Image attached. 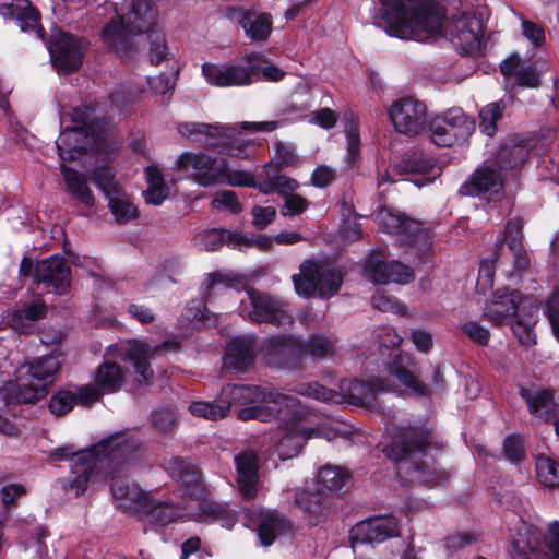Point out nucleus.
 <instances>
[{"mask_svg": "<svg viewBox=\"0 0 559 559\" xmlns=\"http://www.w3.org/2000/svg\"><path fill=\"white\" fill-rule=\"evenodd\" d=\"M443 17L431 0H380L373 24L389 36L423 41L441 32Z\"/></svg>", "mask_w": 559, "mask_h": 559, "instance_id": "nucleus-1", "label": "nucleus"}, {"mask_svg": "<svg viewBox=\"0 0 559 559\" xmlns=\"http://www.w3.org/2000/svg\"><path fill=\"white\" fill-rule=\"evenodd\" d=\"M117 20H111L103 29L105 43L120 53H131L143 33L154 31L157 10L151 0H116Z\"/></svg>", "mask_w": 559, "mask_h": 559, "instance_id": "nucleus-2", "label": "nucleus"}, {"mask_svg": "<svg viewBox=\"0 0 559 559\" xmlns=\"http://www.w3.org/2000/svg\"><path fill=\"white\" fill-rule=\"evenodd\" d=\"M382 391H384V382L380 379L368 382L356 379H343L338 384V390L325 388L317 382L301 384L297 390L299 394L321 402L332 404L348 403L368 408H373L377 405V395Z\"/></svg>", "mask_w": 559, "mask_h": 559, "instance_id": "nucleus-3", "label": "nucleus"}, {"mask_svg": "<svg viewBox=\"0 0 559 559\" xmlns=\"http://www.w3.org/2000/svg\"><path fill=\"white\" fill-rule=\"evenodd\" d=\"M131 450V444L122 435H115L104 439L92 450L73 453L71 467L76 476L70 481L69 488L75 490V495L83 493L99 460L109 457L111 461L126 456Z\"/></svg>", "mask_w": 559, "mask_h": 559, "instance_id": "nucleus-4", "label": "nucleus"}, {"mask_svg": "<svg viewBox=\"0 0 559 559\" xmlns=\"http://www.w3.org/2000/svg\"><path fill=\"white\" fill-rule=\"evenodd\" d=\"M292 281L299 296L324 299L338 293L343 274L338 269L309 259L300 264L299 273L294 274Z\"/></svg>", "mask_w": 559, "mask_h": 559, "instance_id": "nucleus-5", "label": "nucleus"}, {"mask_svg": "<svg viewBox=\"0 0 559 559\" xmlns=\"http://www.w3.org/2000/svg\"><path fill=\"white\" fill-rule=\"evenodd\" d=\"M20 278H33L38 286L43 285L47 292L63 295L69 292L71 271L67 260L53 254L48 258L33 261L24 257L19 267Z\"/></svg>", "mask_w": 559, "mask_h": 559, "instance_id": "nucleus-6", "label": "nucleus"}, {"mask_svg": "<svg viewBox=\"0 0 559 559\" xmlns=\"http://www.w3.org/2000/svg\"><path fill=\"white\" fill-rule=\"evenodd\" d=\"M60 368L56 356L48 355L22 365L16 371V396L23 403H35L48 393Z\"/></svg>", "mask_w": 559, "mask_h": 559, "instance_id": "nucleus-7", "label": "nucleus"}, {"mask_svg": "<svg viewBox=\"0 0 559 559\" xmlns=\"http://www.w3.org/2000/svg\"><path fill=\"white\" fill-rule=\"evenodd\" d=\"M222 397L225 403L252 404L238 412V418L242 420L258 419L267 421L273 417V413L260 405L262 402L274 404L292 405L293 399L277 392H266L264 388L258 385H228L222 390Z\"/></svg>", "mask_w": 559, "mask_h": 559, "instance_id": "nucleus-8", "label": "nucleus"}, {"mask_svg": "<svg viewBox=\"0 0 559 559\" xmlns=\"http://www.w3.org/2000/svg\"><path fill=\"white\" fill-rule=\"evenodd\" d=\"M178 132L187 138L195 136L204 144L222 154L237 158H248L247 143L237 136L235 128L203 122H185L178 124Z\"/></svg>", "mask_w": 559, "mask_h": 559, "instance_id": "nucleus-9", "label": "nucleus"}, {"mask_svg": "<svg viewBox=\"0 0 559 559\" xmlns=\"http://www.w3.org/2000/svg\"><path fill=\"white\" fill-rule=\"evenodd\" d=\"M243 63L215 64L205 62L201 67L205 81L216 87L248 86L258 81L257 71L261 55L257 52L246 55Z\"/></svg>", "mask_w": 559, "mask_h": 559, "instance_id": "nucleus-10", "label": "nucleus"}, {"mask_svg": "<svg viewBox=\"0 0 559 559\" xmlns=\"http://www.w3.org/2000/svg\"><path fill=\"white\" fill-rule=\"evenodd\" d=\"M74 126L64 129L56 141L59 156L63 162L74 160L83 151L95 143V131L87 121V114L74 109Z\"/></svg>", "mask_w": 559, "mask_h": 559, "instance_id": "nucleus-11", "label": "nucleus"}, {"mask_svg": "<svg viewBox=\"0 0 559 559\" xmlns=\"http://www.w3.org/2000/svg\"><path fill=\"white\" fill-rule=\"evenodd\" d=\"M181 171H190L189 177L203 187L224 183L226 160L205 153H183L177 160Z\"/></svg>", "mask_w": 559, "mask_h": 559, "instance_id": "nucleus-12", "label": "nucleus"}, {"mask_svg": "<svg viewBox=\"0 0 559 559\" xmlns=\"http://www.w3.org/2000/svg\"><path fill=\"white\" fill-rule=\"evenodd\" d=\"M475 129V123L460 109L449 110L430 124V136L438 146L450 147L465 142Z\"/></svg>", "mask_w": 559, "mask_h": 559, "instance_id": "nucleus-13", "label": "nucleus"}, {"mask_svg": "<svg viewBox=\"0 0 559 559\" xmlns=\"http://www.w3.org/2000/svg\"><path fill=\"white\" fill-rule=\"evenodd\" d=\"M318 430L306 427L301 420L290 418L283 421L274 432V447L281 460H288L297 456L307 440L317 436Z\"/></svg>", "mask_w": 559, "mask_h": 559, "instance_id": "nucleus-14", "label": "nucleus"}, {"mask_svg": "<svg viewBox=\"0 0 559 559\" xmlns=\"http://www.w3.org/2000/svg\"><path fill=\"white\" fill-rule=\"evenodd\" d=\"M380 218L383 227L389 233L396 234L403 243L415 246L421 252L430 248L431 236L423 223L391 212H382Z\"/></svg>", "mask_w": 559, "mask_h": 559, "instance_id": "nucleus-15", "label": "nucleus"}, {"mask_svg": "<svg viewBox=\"0 0 559 559\" xmlns=\"http://www.w3.org/2000/svg\"><path fill=\"white\" fill-rule=\"evenodd\" d=\"M364 273L374 284H407L414 280L411 267L397 261L388 262L385 253L381 250L373 251L367 257Z\"/></svg>", "mask_w": 559, "mask_h": 559, "instance_id": "nucleus-16", "label": "nucleus"}, {"mask_svg": "<svg viewBox=\"0 0 559 559\" xmlns=\"http://www.w3.org/2000/svg\"><path fill=\"white\" fill-rule=\"evenodd\" d=\"M390 120L397 132L408 136L417 135L427 124L426 106L411 97L399 99L391 107Z\"/></svg>", "mask_w": 559, "mask_h": 559, "instance_id": "nucleus-17", "label": "nucleus"}, {"mask_svg": "<svg viewBox=\"0 0 559 559\" xmlns=\"http://www.w3.org/2000/svg\"><path fill=\"white\" fill-rule=\"evenodd\" d=\"M178 343L175 341H165L157 346L151 347L142 341L128 342L124 349V358L130 361L134 368L135 381L139 384H150L154 372L150 365V359L159 352L176 349Z\"/></svg>", "mask_w": 559, "mask_h": 559, "instance_id": "nucleus-18", "label": "nucleus"}, {"mask_svg": "<svg viewBox=\"0 0 559 559\" xmlns=\"http://www.w3.org/2000/svg\"><path fill=\"white\" fill-rule=\"evenodd\" d=\"M252 311L249 318L258 323H270L278 328L293 324V317L286 311L284 304L276 298L252 288L247 290Z\"/></svg>", "mask_w": 559, "mask_h": 559, "instance_id": "nucleus-19", "label": "nucleus"}, {"mask_svg": "<svg viewBox=\"0 0 559 559\" xmlns=\"http://www.w3.org/2000/svg\"><path fill=\"white\" fill-rule=\"evenodd\" d=\"M85 43L68 33H60L49 44L52 63L61 72H73L82 63Z\"/></svg>", "mask_w": 559, "mask_h": 559, "instance_id": "nucleus-20", "label": "nucleus"}, {"mask_svg": "<svg viewBox=\"0 0 559 559\" xmlns=\"http://www.w3.org/2000/svg\"><path fill=\"white\" fill-rule=\"evenodd\" d=\"M431 431L425 427L403 428L392 445L386 450L388 456L397 462L424 453L431 444Z\"/></svg>", "mask_w": 559, "mask_h": 559, "instance_id": "nucleus-21", "label": "nucleus"}, {"mask_svg": "<svg viewBox=\"0 0 559 559\" xmlns=\"http://www.w3.org/2000/svg\"><path fill=\"white\" fill-rule=\"evenodd\" d=\"M481 34V21L474 14L460 13L452 19L449 26L451 41L466 53L479 50Z\"/></svg>", "mask_w": 559, "mask_h": 559, "instance_id": "nucleus-22", "label": "nucleus"}, {"mask_svg": "<svg viewBox=\"0 0 559 559\" xmlns=\"http://www.w3.org/2000/svg\"><path fill=\"white\" fill-rule=\"evenodd\" d=\"M164 468L191 498L204 500L205 489L201 481V472L194 464L183 457L173 456L164 462Z\"/></svg>", "mask_w": 559, "mask_h": 559, "instance_id": "nucleus-23", "label": "nucleus"}, {"mask_svg": "<svg viewBox=\"0 0 559 559\" xmlns=\"http://www.w3.org/2000/svg\"><path fill=\"white\" fill-rule=\"evenodd\" d=\"M264 350L270 365L295 368L304 355V342L294 336H274L266 341Z\"/></svg>", "mask_w": 559, "mask_h": 559, "instance_id": "nucleus-24", "label": "nucleus"}, {"mask_svg": "<svg viewBox=\"0 0 559 559\" xmlns=\"http://www.w3.org/2000/svg\"><path fill=\"white\" fill-rule=\"evenodd\" d=\"M520 395L525 400L531 414L552 421L559 436V405L554 401L552 393L538 388H521Z\"/></svg>", "mask_w": 559, "mask_h": 559, "instance_id": "nucleus-25", "label": "nucleus"}, {"mask_svg": "<svg viewBox=\"0 0 559 559\" xmlns=\"http://www.w3.org/2000/svg\"><path fill=\"white\" fill-rule=\"evenodd\" d=\"M273 162L265 164L258 173L257 189L263 194L276 193L281 197L295 192L299 183L296 179L282 174Z\"/></svg>", "mask_w": 559, "mask_h": 559, "instance_id": "nucleus-26", "label": "nucleus"}, {"mask_svg": "<svg viewBox=\"0 0 559 559\" xmlns=\"http://www.w3.org/2000/svg\"><path fill=\"white\" fill-rule=\"evenodd\" d=\"M237 485L241 496L253 499L258 492L259 461L254 452L245 451L235 456Z\"/></svg>", "mask_w": 559, "mask_h": 559, "instance_id": "nucleus-27", "label": "nucleus"}, {"mask_svg": "<svg viewBox=\"0 0 559 559\" xmlns=\"http://www.w3.org/2000/svg\"><path fill=\"white\" fill-rule=\"evenodd\" d=\"M502 189V179L499 173L489 167L483 166L477 168L471 176L469 180L463 183L460 192L463 195H498Z\"/></svg>", "mask_w": 559, "mask_h": 559, "instance_id": "nucleus-28", "label": "nucleus"}, {"mask_svg": "<svg viewBox=\"0 0 559 559\" xmlns=\"http://www.w3.org/2000/svg\"><path fill=\"white\" fill-rule=\"evenodd\" d=\"M417 362L409 354H400L388 365V371L395 377L403 385L411 389L418 396L429 393L428 388L416 377Z\"/></svg>", "mask_w": 559, "mask_h": 559, "instance_id": "nucleus-29", "label": "nucleus"}, {"mask_svg": "<svg viewBox=\"0 0 559 559\" xmlns=\"http://www.w3.org/2000/svg\"><path fill=\"white\" fill-rule=\"evenodd\" d=\"M520 304L518 292L500 289L493 293L492 298L486 304L484 316L492 323L499 325L516 312Z\"/></svg>", "mask_w": 559, "mask_h": 559, "instance_id": "nucleus-30", "label": "nucleus"}, {"mask_svg": "<svg viewBox=\"0 0 559 559\" xmlns=\"http://www.w3.org/2000/svg\"><path fill=\"white\" fill-rule=\"evenodd\" d=\"M255 341L252 337H237L230 341L224 358L227 369L243 371L255 358Z\"/></svg>", "mask_w": 559, "mask_h": 559, "instance_id": "nucleus-31", "label": "nucleus"}, {"mask_svg": "<svg viewBox=\"0 0 559 559\" xmlns=\"http://www.w3.org/2000/svg\"><path fill=\"white\" fill-rule=\"evenodd\" d=\"M60 171L64 180L66 192L85 207L92 209L95 205V197L88 186L87 176L64 164L61 165Z\"/></svg>", "mask_w": 559, "mask_h": 559, "instance_id": "nucleus-32", "label": "nucleus"}, {"mask_svg": "<svg viewBox=\"0 0 559 559\" xmlns=\"http://www.w3.org/2000/svg\"><path fill=\"white\" fill-rule=\"evenodd\" d=\"M500 71L506 78L514 75L520 86L535 88L540 84L536 69L531 64H525L519 53H512L503 60Z\"/></svg>", "mask_w": 559, "mask_h": 559, "instance_id": "nucleus-33", "label": "nucleus"}, {"mask_svg": "<svg viewBox=\"0 0 559 559\" xmlns=\"http://www.w3.org/2000/svg\"><path fill=\"white\" fill-rule=\"evenodd\" d=\"M293 524L276 511L263 513L259 524V538L264 546H270L277 536L289 534Z\"/></svg>", "mask_w": 559, "mask_h": 559, "instance_id": "nucleus-34", "label": "nucleus"}, {"mask_svg": "<svg viewBox=\"0 0 559 559\" xmlns=\"http://www.w3.org/2000/svg\"><path fill=\"white\" fill-rule=\"evenodd\" d=\"M126 376V370L119 364L105 361L97 367L94 381L104 393H115L122 388Z\"/></svg>", "mask_w": 559, "mask_h": 559, "instance_id": "nucleus-35", "label": "nucleus"}, {"mask_svg": "<svg viewBox=\"0 0 559 559\" xmlns=\"http://www.w3.org/2000/svg\"><path fill=\"white\" fill-rule=\"evenodd\" d=\"M193 241L199 249L204 251H215L221 248L224 242L234 246L247 245V241L241 235L233 234L224 229L203 230L194 236Z\"/></svg>", "mask_w": 559, "mask_h": 559, "instance_id": "nucleus-36", "label": "nucleus"}, {"mask_svg": "<svg viewBox=\"0 0 559 559\" xmlns=\"http://www.w3.org/2000/svg\"><path fill=\"white\" fill-rule=\"evenodd\" d=\"M331 495L320 489H304L295 497V503L305 512L313 515H324L329 511Z\"/></svg>", "mask_w": 559, "mask_h": 559, "instance_id": "nucleus-37", "label": "nucleus"}, {"mask_svg": "<svg viewBox=\"0 0 559 559\" xmlns=\"http://www.w3.org/2000/svg\"><path fill=\"white\" fill-rule=\"evenodd\" d=\"M397 174H431L438 175L439 168L436 160L423 153H413L412 155L403 158L394 166Z\"/></svg>", "mask_w": 559, "mask_h": 559, "instance_id": "nucleus-38", "label": "nucleus"}, {"mask_svg": "<svg viewBox=\"0 0 559 559\" xmlns=\"http://www.w3.org/2000/svg\"><path fill=\"white\" fill-rule=\"evenodd\" d=\"M530 146L526 142L503 144L496 155V163L502 169H513L524 163Z\"/></svg>", "mask_w": 559, "mask_h": 559, "instance_id": "nucleus-39", "label": "nucleus"}, {"mask_svg": "<svg viewBox=\"0 0 559 559\" xmlns=\"http://www.w3.org/2000/svg\"><path fill=\"white\" fill-rule=\"evenodd\" d=\"M108 199V206L119 224H124L138 217V210L122 191H118Z\"/></svg>", "mask_w": 559, "mask_h": 559, "instance_id": "nucleus-40", "label": "nucleus"}, {"mask_svg": "<svg viewBox=\"0 0 559 559\" xmlns=\"http://www.w3.org/2000/svg\"><path fill=\"white\" fill-rule=\"evenodd\" d=\"M349 473L340 466L326 465L320 468L318 481L325 488V491L333 492L341 489L348 480Z\"/></svg>", "mask_w": 559, "mask_h": 559, "instance_id": "nucleus-41", "label": "nucleus"}, {"mask_svg": "<svg viewBox=\"0 0 559 559\" xmlns=\"http://www.w3.org/2000/svg\"><path fill=\"white\" fill-rule=\"evenodd\" d=\"M246 34L255 40L265 39L271 33L272 20L269 14L246 15L241 21Z\"/></svg>", "mask_w": 559, "mask_h": 559, "instance_id": "nucleus-42", "label": "nucleus"}, {"mask_svg": "<svg viewBox=\"0 0 559 559\" xmlns=\"http://www.w3.org/2000/svg\"><path fill=\"white\" fill-rule=\"evenodd\" d=\"M537 313L538 307L531 305L527 318L518 319L512 326L519 342L525 346H531L536 343V335L533 332V326L536 323Z\"/></svg>", "mask_w": 559, "mask_h": 559, "instance_id": "nucleus-43", "label": "nucleus"}, {"mask_svg": "<svg viewBox=\"0 0 559 559\" xmlns=\"http://www.w3.org/2000/svg\"><path fill=\"white\" fill-rule=\"evenodd\" d=\"M504 105L493 102L486 105L479 112V128L483 133L492 136L497 131V121L502 118Z\"/></svg>", "mask_w": 559, "mask_h": 559, "instance_id": "nucleus-44", "label": "nucleus"}, {"mask_svg": "<svg viewBox=\"0 0 559 559\" xmlns=\"http://www.w3.org/2000/svg\"><path fill=\"white\" fill-rule=\"evenodd\" d=\"M194 416L203 417L210 420L224 418L229 411V403H225V397H219L218 403L194 402L189 406Z\"/></svg>", "mask_w": 559, "mask_h": 559, "instance_id": "nucleus-45", "label": "nucleus"}, {"mask_svg": "<svg viewBox=\"0 0 559 559\" xmlns=\"http://www.w3.org/2000/svg\"><path fill=\"white\" fill-rule=\"evenodd\" d=\"M304 355L323 359L335 355V346L326 336L312 335L304 343Z\"/></svg>", "mask_w": 559, "mask_h": 559, "instance_id": "nucleus-46", "label": "nucleus"}, {"mask_svg": "<svg viewBox=\"0 0 559 559\" xmlns=\"http://www.w3.org/2000/svg\"><path fill=\"white\" fill-rule=\"evenodd\" d=\"M536 475L547 487L559 486V463L547 456L537 457Z\"/></svg>", "mask_w": 559, "mask_h": 559, "instance_id": "nucleus-47", "label": "nucleus"}, {"mask_svg": "<svg viewBox=\"0 0 559 559\" xmlns=\"http://www.w3.org/2000/svg\"><path fill=\"white\" fill-rule=\"evenodd\" d=\"M115 174L110 167H97L90 174L91 180L100 189L106 198L118 193L121 188L114 181Z\"/></svg>", "mask_w": 559, "mask_h": 559, "instance_id": "nucleus-48", "label": "nucleus"}, {"mask_svg": "<svg viewBox=\"0 0 559 559\" xmlns=\"http://www.w3.org/2000/svg\"><path fill=\"white\" fill-rule=\"evenodd\" d=\"M236 282V278L228 274L222 272L210 273L205 282L204 296L209 298L212 295L222 293L233 287Z\"/></svg>", "mask_w": 559, "mask_h": 559, "instance_id": "nucleus-49", "label": "nucleus"}, {"mask_svg": "<svg viewBox=\"0 0 559 559\" xmlns=\"http://www.w3.org/2000/svg\"><path fill=\"white\" fill-rule=\"evenodd\" d=\"M148 509L144 513L151 514L160 525H167L180 515L179 510L174 506L156 502L152 499Z\"/></svg>", "mask_w": 559, "mask_h": 559, "instance_id": "nucleus-50", "label": "nucleus"}, {"mask_svg": "<svg viewBox=\"0 0 559 559\" xmlns=\"http://www.w3.org/2000/svg\"><path fill=\"white\" fill-rule=\"evenodd\" d=\"M202 510L205 515L213 519L225 521L224 525L230 528L236 522V513L230 510L227 506L218 502H204Z\"/></svg>", "mask_w": 559, "mask_h": 559, "instance_id": "nucleus-51", "label": "nucleus"}, {"mask_svg": "<svg viewBox=\"0 0 559 559\" xmlns=\"http://www.w3.org/2000/svg\"><path fill=\"white\" fill-rule=\"evenodd\" d=\"M523 222L519 217L510 219L503 231V241L507 242L510 250H520L522 245Z\"/></svg>", "mask_w": 559, "mask_h": 559, "instance_id": "nucleus-52", "label": "nucleus"}, {"mask_svg": "<svg viewBox=\"0 0 559 559\" xmlns=\"http://www.w3.org/2000/svg\"><path fill=\"white\" fill-rule=\"evenodd\" d=\"M76 403L75 393L70 391H60L51 397L49 408L52 414L62 416L71 411Z\"/></svg>", "mask_w": 559, "mask_h": 559, "instance_id": "nucleus-53", "label": "nucleus"}, {"mask_svg": "<svg viewBox=\"0 0 559 559\" xmlns=\"http://www.w3.org/2000/svg\"><path fill=\"white\" fill-rule=\"evenodd\" d=\"M284 204L281 206V214L284 217H293L304 213L308 209V201L294 192L283 195Z\"/></svg>", "mask_w": 559, "mask_h": 559, "instance_id": "nucleus-54", "label": "nucleus"}, {"mask_svg": "<svg viewBox=\"0 0 559 559\" xmlns=\"http://www.w3.org/2000/svg\"><path fill=\"white\" fill-rule=\"evenodd\" d=\"M150 40V60L154 64H158L167 56V46L164 36L156 29L147 34Z\"/></svg>", "mask_w": 559, "mask_h": 559, "instance_id": "nucleus-55", "label": "nucleus"}, {"mask_svg": "<svg viewBox=\"0 0 559 559\" xmlns=\"http://www.w3.org/2000/svg\"><path fill=\"white\" fill-rule=\"evenodd\" d=\"M224 182H227L230 186L257 189L258 177L254 178L252 174L245 170H230L226 165V176L224 177Z\"/></svg>", "mask_w": 559, "mask_h": 559, "instance_id": "nucleus-56", "label": "nucleus"}, {"mask_svg": "<svg viewBox=\"0 0 559 559\" xmlns=\"http://www.w3.org/2000/svg\"><path fill=\"white\" fill-rule=\"evenodd\" d=\"M153 425L160 432H170L176 426L175 413L168 408L158 409L153 413Z\"/></svg>", "mask_w": 559, "mask_h": 559, "instance_id": "nucleus-57", "label": "nucleus"}, {"mask_svg": "<svg viewBox=\"0 0 559 559\" xmlns=\"http://www.w3.org/2000/svg\"><path fill=\"white\" fill-rule=\"evenodd\" d=\"M253 216L252 224L257 229L265 228L276 216L274 206H253L251 210Z\"/></svg>", "mask_w": 559, "mask_h": 559, "instance_id": "nucleus-58", "label": "nucleus"}, {"mask_svg": "<svg viewBox=\"0 0 559 559\" xmlns=\"http://www.w3.org/2000/svg\"><path fill=\"white\" fill-rule=\"evenodd\" d=\"M503 452L508 460L518 463L524 456L523 441L518 436H509L503 443Z\"/></svg>", "mask_w": 559, "mask_h": 559, "instance_id": "nucleus-59", "label": "nucleus"}, {"mask_svg": "<svg viewBox=\"0 0 559 559\" xmlns=\"http://www.w3.org/2000/svg\"><path fill=\"white\" fill-rule=\"evenodd\" d=\"M522 34L536 47H542L545 44L544 28L532 21H522Z\"/></svg>", "mask_w": 559, "mask_h": 559, "instance_id": "nucleus-60", "label": "nucleus"}, {"mask_svg": "<svg viewBox=\"0 0 559 559\" xmlns=\"http://www.w3.org/2000/svg\"><path fill=\"white\" fill-rule=\"evenodd\" d=\"M28 0H5L0 4V14L5 19H16L22 16L28 8Z\"/></svg>", "mask_w": 559, "mask_h": 559, "instance_id": "nucleus-61", "label": "nucleus"}, {"mask_svg": "<svg viewBox=\"0 0 559 559\" xmlns=\"http://www.w3.org/2000/svg\"><path fill=\"white\" fill-rule=\"evenodd\" d=\"M545 312L555 336L559 340V288L549 297Z\"/></svg>", "mask_w": 559, "mask_h": 559, "instance_id": "nucleus-62", "label": "nucleus"}, {"mask_svg": "<svg viewBox=\"0 0 559 559\" xmlns=\"http://www.w3.org/2000/svg\"><path fill=\"white\" fill-rule=\"evenodd\" d=\"M336 178V170L326 165L318 166L311 175V183L317 188H325Z\"/></svg>", "mask_w": 559, "mask_h": 559, "instance_id": "nucleus-63", "label": "nucleus"}, {"mask_svg": "<svg viewBox=\"0 0 559 559\" xmlns=\"http://www.w3.org/2000/svg\"><path fill=\"white\" fill-rule=\"evenodd\" d=\"M546 546L551 554V559H559V522L549 524L547 535L545 536Z\"/></svg>", "mask_w": 559, "mask_h": 559, "instance_id": "nucleus-64", "label": "nucleus"}]
</instances>
